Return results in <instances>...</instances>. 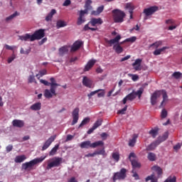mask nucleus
Returning <instances> with one entry per match:
<instances>
[{"label": "nucleus", "mask_w": 182, "mask_h": 182, "mask_svg": "<svg viewBox=\"0 0 182 182\" xmlns=\"http://www.w3.org/2000/svg\"><path fill=\"white\" fill-rule=\"evenodd\" d=\"M93 1L92 0H85V3L84 5V10H80L79 14V17L77 21V25L80 26L82 23H85L86 22V18H85V15H88L89 11H93V6L92 4Z\"/></svg>", "instance_id": "f257e3e1"}, {"label": "nucleus", "mask_w": 182, "mask_h": 182, "mask_svg": "<svg viewBox=\"0 0 182 182\" xmlns=\"http://www.w3.org/2000/svg\"><path fill=\"white\" fill-rule=\"evenodd\" d=\"M163 97V101L161 103V105L159 107H163V105L164 102H167L168 99V96L167 95V92L164 90H156L154 93L151 94V98H150V102L151 106H155V105H157V100L160 96Z\"/></svg>", "instance_id": "f03ea898"}, {"label": "nucleus", "mask_w": 182, "mask_h": 182, "mask_svg": "<svg viewBox=\"0 0 182 182\" xmlns=\"http://www.w3.org/2000/svg\"><path fill=\"white\" fill-rule=\"evenodd\" d=\"M112 14L114 23H122V22H124V18H126V13L124 11L115 9L112 11Z\"/></svg>", "instance_id": "7ed1b4c3"}, {"label": "nucleus", "mask_w": 182, "mask_h": 182, "mask_svg": "<svg viewBox=\"0 0 182 182\" xmlns=\"http://www.w3.org/2000/svg\"><path fill=\"white\" fill-rule=\"evenodd\" d=\"M120 39H122V36L117 35L114 38L107 41V43L109 45V46L114 45L113 49L118 55L123 52V47L120 46V44H119Z\"/></svg>", "instance_id": "20e7f679"}, {"label": "nucleus", "mask_w": 182, "mask_h": 182, "mask_svg": "<svg viewBox=\"0 0 182 182\" xmlns=\"http://www.w3.org/2000/svg\"><path fill=\"white\" fill-rule=\"evenodd\" d=\"M151 170H153L154 171H156L158 176L156 177L154 173H152L151 176H148L145 178V181L147 182L150 181L151 180V182H159V178H160L161 177V174H163V169H161L159 166H152Z\"/></svg>", "instance_id": "39448f33"}, {"label": "nucleus", "mask_w": 182, "mask_h": 182, "mask_svg": "<svg viewBox=\"0 0 182 182\" xmlns=\"http://www.w3.org/2000/svg\"><path fill=\"white\" fill-rule=\"evenodd\" d=\"M46 159V156H41L40 158L34 159L28 162H26L22 164L21 167L23 170H28V168H32L33 166L38 164V163H42L43 160Z\"/></svg>", "instance_id": "423d86ee"}, {"label": "nucleus", "mask_w": 182, "mask_h": 182, "mask_svg": "<svg viewBox=\"0 0 182 182\" xmlns=\"http://www.w3.org/2000/svg\"><path fill=\"white\" fill-rule=\"evenodd\" d=\"M105 143L103 141H97L92 144L90 141H85L81 142L80 144V147L81 149H89L91 147L92 149H96V147L99 146H104Z\"/></svg>", "instance_id": "0eeeda50"}, {"label": "nucleus", "mask_w": 182, "mask_h": 182, "mask_svg": "<svg viewBox=\"0 0 182 182\" xmlns=\"http://www.w3.org/2000/svg\"><path fill=\"white\" fill-rule=\"evenodd\" d=\"M127 177V169L122 168L119 171L114 173L112 181L116 182L117 180H124Z\"/></svg>", "instance_id": "6e6552de"}, {"label": "nucleus", "mask_w": 182, "mask_h": 182, "mask_svg": "<svg viewBox=\"0 0 182 182\" xmlns=\"http://www.w3.org/2000/svg\"><path fill=\"white\" fill-rule=\"evenodd\" d=\"M48 165H47V170H50V168H53V167H59L60 166V164L62 163V159L55 157L52 159L51 160L48 161Z\"/></svg>", "instance_id": "1a4fd4ad"}, {"label": "nucleus", "mask_w": 182, "mask_h": 182, "mask_svg": "<svg viewBox=\"0 0 182 182\" xmlns=\"http://www.w3.org/2000/svg\"><path fill=\"white\" fill-rule=\"evenodd\" d=\"M42 38H45V30L39 29L36 31L33 35H31V41H39L42 39Z\"/></svg>", "instance_id": "9d476101"}, {"label": "nucleus", "mask_w": 182, "mask_h": 182, "mask_svg": "<svg viewBox=\"0 0 182 182\" xmlns=\"http://www.w3.org/2000/svg\"><path fill=\"white\" fill-rule=\"evenodd\" d=\"M83 46V41L78 40L74 42V43L71 46L70 53H73L75 52H77L80 48Z\"/></svg>", "instance_id": "9b49d317"}, {"label": "nucleus", "mask_w": 182, "mask_h": 182, "mask_svg": "<svg viewBox=\"0 0 182 182\" xmlns=\"http://www.w3.org/2000/svg\"><path fill=\"white\" fill-rule=\"evenodd\" d=\"M79 112L80 109L79 108H75L73 112H72V119L73 121L71 122V126H75L76 123L79 121Z\"/></svg>", "instance_id": "f8f14e48"}, {"label": "nucleus", "mask_w": 182, "mask_h": 182, "mask_svg": "<svg viewBox=\"0 0 182 182\" xmlns=\"http://www.w3.org/2000/svg\"><path fill=\"white\" fill-rule=\"evenodd\" d=\"M50 80L51 82H50V92L53 93V96H56V87L60 86V85L56 83V80L53 77H50Z\"/></svg>", "instance_id": "ddd939ff"}, {"label": "nucleus", "mask_w": 182, "mask_h": 182, "mask_svg": "<svg viewBox=\"0 0 182 182\" xmlns=\"http://www.w3.org/2000/svg\"><path fill=\"white\" fill-rule=\"evenodd\" d=\"M157 11H159V7L154 6L147 9H144V14L146 15V16H150L151 15H153L154 12H157Z\"/></svg>", "instance_id": "4468645a"}, {"label": "nucleus", "mask_w": 182, "mask_h": 182, "mask_svg": "<svg viewBox=\"0 0 182 182\" xmlns=\"http://www.w3.org/2000/svg\"><path fill=\"white\" fill-rule=\"evenodd\" d=\"M55 139H56V135L50 136L43 144L42 147V151H45L46 149L49 147L55 141Z\"/></svg>", "instance_id": "2eb2a0df"}, {"label": "nucleus", "mask_w": 182, "mask_h": 182, "mask_svg": "<svg viewBox=\"0 0 182 182\" xmlns=\"http://www.w3.org/2000/svg\"><path fill=\"white\" fill-rule=\"evenodd\" d=\"M136 99V96L134 95V92H132L129 93L128 95H127L122 100L123 105H126L127 103V101L133 102Z\"/></svg>", "instance_id": "dca6fc26"}, {"label": "nucleus", "mask_w": 182, "mask_h": 182, "mask_svg": "<svg viewBox=\"0 0 182 182\" xmlns=\"http://www.w3.org/2000/svg\"><path fill=\"white\" fill-rule=\"evenodd\" d=\"M82 85L83 86H85V87H89L90 89L92 87V85H93V81H92L89 77L85 76L82 79Z\"/></svg>", "instance_id": "f3484780"}, {"label": "nucleus", "mask_w": 182, "mask_h": 182, "mask_svg": "<svg viewBox=\"0 0 182 182\" xmlns=\"http://www.w3.org/2000/svg\"><path fill=\"white\" fill-rule=\"evenodd\" d=\"M95 63H96V60H90L85 66L84 72H89L95 66Z\"/></svg>", "instance_id": "a211bd4d"}, {"label": "nucleus", "mask_w": 182, "mask_h": 182, "mask_svg": "<svg viewBox=\"0 0 182 182\" xmlns=\"http://www.w3.org/2000/svg\"><path fill=\"white\" fill-rule=\"evenodd\" d=\"M89 23L91 24V26H96V25H102V23H103V20H102L101 18H92Z\"/></svg>", "instance_id": "6ab92c4d"}, {"label": "nucleus", "mask_w": 182, "mask_h": 182, "mask_svg": "<svg viewBox=\"0 0 182 182\" xmlns=\"http://www.w3.org/2000/svg\"><path fill=\"white\" fill-rule=\"evenodd\" d=\"M12 125L14 126V127L21 128L25 126V122H23V121L21 119H14L12 121Z\"/></svg>", "instance_id": "aec40b11"}, {"label": "nucleus", "mask_w": 182, "mask_h": 182, "mask_svg": "<svg viewBox=\"0 0 182 182\" xmlns=\"http://www.w3.org/2000/svg\"><path fill=\"white\" fill-rule=\"evenodd\" d=\"M105 10V6H100L97 7V10H93L91 11V15L93 16H99L102 12Z\"/></svg>", "instance_id": "412c9836"}, {"label": "nucleus", "mask_w": 182, "mask_h": 182, "mask_svg": "<svg viewBox=\"0 0 182 182\" xmlns=\"http://www.w3.org/2000/svg\"><path fill=\"white\" fill-rule=\"evenodd\" d=\"M20 41H23L24 42H28V41H30L31 42H33V40H32V35L29 33H26L23 36H19Z\"/></svg>", "instance_id": "4be33fe9"}, {"label": "nucleus", "mask_w": 182, "mask_h": 182, "mask_svg": "<svg viewBox=\"0 0 182 182\" xmlns=\"http://www.w3.org/2000/svg\"><path fill=\"white\" fill-rule=\"evenodd\" d=\"M132 66H134V69L135 70H141V59H136L135 62L132 64Z\"/></svg>", "instance_id": "5701e85b"}, {"label": "nucleus", "mask_w": 182, "mask_h": 182, "mask_svg": "<svg viewBox=\"0 0 182 182\" xmlns=\"http://www.w3.org/2000/svg\"><path fill=\"white\" fill-rule=\"evenodd\" d=\"M69 52V46H64L61 48H59L58 50V53L60 56H63L64 55H66Z\"/></svg>", "instance_id": "b1692460"}, {"label": "nucleus", "mask_w": 182, "mask_h": 182, "mask_svg": "<svg viewBox=\"0 0 182 182\" xmlns=\"http://www.w3.org/2000/svg\"><path fill=\"white\" fill-rule=\"evenodd\" d=\"M169 48L167 47V46H165V47H163L161 48H159V49H156L153 54L155 55V56H159V55H161V53H164V52H166V49H168Z\"/></svg>", "instance_id": "393cba45"}, {"label": "nucleus", "mask_w": 182, "mask_h": 182, "mask_svg": "<svg viewBox=\"0 0 182 182\" xmlns=\"http://www.w3.org/2000/svg\"><path fill=\"white\" fill-rule=\"evenodd\" d=\"M25 160H26V156L20 155V156H16L14 161H15V163H22V162L25 161Z\"/></svg>", "instance_id": "a878e982"}, {"label": "nucleus", "mask_w": 182, "mask_h": 182, "mask_svg": "<svg viewBox=\"0 0 182 182\" xmlns=\"http://www.w3.org/2000/svg\"><path fill=\"white\" fill-rule=\"evenodd\" d=\"M112 158L116 163H119V161L120 160V154L119 151H114L112 154Z\"/></svg>", "instance_id": "bb28decb"}, {"label": "nucleus", "mask_w": 182, "mask_h": 182, "mask_svg": "<svg viewBox=\"0 0 182 182\" xmlns=\"http://www.w3.org/2000/svg\"><path fill=\"white\" fill-rule=\"evenodd\" d=\"M41 108H42V104L41 102H36L33 105H31L30 107L31 110H35V111L41 110Z\"/></svg>", "instance_id": "cd10ccee"}, {"label": "nucleus", "mask_w": 182, "mask_h": 182, "mask_svg": "<svg viewBox=\"0 0 182 182\" xmlns=\"http://www.w3.org/2000/svg\"><path fill=\"white\" fill-rule=\"evenodd\" d=\"M125 9H129V14H133V11H134V5H133V3H127L125 4Z\"/></svg>", "instance_id": "c85d7f7f"}, {"label": "nucleus", "mask_w": 182, "mask_h": 182, "mask_svg": "<svg viewBox=\"0 0 182 182\" xmlns=\"http://www.w3.org/2000/svg\"><path fill=\"white\" fill-rule=\"evenodd\" d=\"M55 14H56V11L55 9H52L51 11L46 17V22L52 21V18H53V15H55Z\"/></svg>", "instance_id": "c756f323"}, {"label": "nucleus", "mask_w": 182, "mask_h": 182, "mask_svg": "<svg viewBox=\"0 0 182 182\" xmlns=\"http://www.w3.org/2000/svg\"><path fill=\"white\" fill-rule=\"evenodd\" d=\"M163 46V41H156L155 43L151 44L149 46V48H153L154 47L155 49H158V48H160V46Z\"/></svg>", "instance_id": "7c9ffc66"}, {"label": "nucleus", "mask_w": 182, "mask_h": 182, "mask_svg": "<svg viewBox=\"0 0 182 182\" xmlns=\"http://www.w3.org/2000/svg\"><path fill=\"white\" fill-rule=\"evenodd\" d=\"M143 92H144V88L141 87L136 92H134V95H135V97L138 96L139 99H140L141 95H143Z\"/></svg>", "instance_id": "2f4dec72"}, {"label": "nucleus", "mask_w": 182, "mask_h": 182, "mask_svg": "<svg viewBox=\"0 0 182 182\" xmlns=\"http://www.w3.org/2000/svg\"><path fill=\"white\" fill-rule=\"evenodd\" d=\"M64 26H66V22L58 20L56 23V28L57 29H60V28H64Z\"/></svg>", "instance_id": "473e14b6"}, {"label": "nucleus", "mask_w": 182, "mask_h": 182, "mask_svg": "<svg viewBox=\"0 0 182 182\" xmlns=\"http://www.w3.org/2000/svg\"><path fill=\"white\" fill-rule=\"evenodd\" d=\"M19 14L18 11H15L13 14L6 18L5 21L6 22H9V21H12L14 18H16V16H18Z\"/></svg>", "instance_id": "72a5a7b5"}, {"label": "nucleus", "mask_w": 182, "mask_h": 182, "mask_svg": "<svg viewBox=\"0 0 182 182\" xmlns=\"http://www.w3.org/2000/svg\"><path fill=\"white\" fill-rule=\"evenodd\" d=\"M159 144H160V142H159V141L153 142L147 147V150H154L156 147L159 146Z\"/></svg>", "instance_id": "f704fd0d"}, {"label": "nucleus", "mask_w": 182, "mask_h": 182, "mask_svg": "<svg viewBox=\"0 0 182 182\" xmlns=\"http://www.w3.org/2000/svg\"><path fill=\"white\" fill-rule=\"evenodd\" d=\"M44 96L46 99H50L53 97V93L50 91V90H45L44 91Z\"/></svg>", "instance_id": "c9c22d12"}, {"label": "nucleus", "mask_w": 182, "mask_h": 182, "mask_svg": "<svg viewBox=\"0 0 182 182\" xmlns=\"http://www.w3.org/2000/svg\"><path fill=\"white\" fill-rule=\"evenodd\" d=\"M136 139H137V135L134 134L133 138L129 140V146L130 147H134V144H136Z\"/></svg>", "instance_id": "e433bc0d"}, {"label": "nucleus", "mask_w": 182, "mask_h": 182, "mask_svg": "<svg viewBox=\"0 0 182 182\" xmlns=\"http://www.w3.org/2000/svg\"><path fill=\"white\" fill-rule=\"evenodd\" d=\"M147 159L149 160V161H156V154L149 152L148 154Z\"/></svg>", "instance_id": "4c0bfd02"}, {"label": "nucleus", "mask_w": 182, "mask_h": 182, "mask_svg": "<svg viewBox=\"0 0 182 182\" xmlns=\"http://www.w3.org/2000/svg\"><path fill=\"white\" fill-rule=\"evenodd\" d=\"M168 139V132H165L162 136L159 137V139L158 140V142L161 143V141H166Z\"/></svg>", "instance_id": "58836bf2"}, {"label": "nucleus", "mask_w": 182, "mask_h": 182, "mask_svg": "<svg viewBox=\"0 0 182 182\" xmlns=\"http://www.w3.org/2000/svg\"><path fill=\"white\" fill-rule=\"evenodd\" d=\"M89 122H90V118L89 117H85L80 124V125L78 126V129H80V127H83V126H85V124H87V123H89Z\"/></svg>", "instance_id": "ea45409f"}, {"label": "nucleus", "mask_w": 182, "mask_h": 182, "mask_svg": "<svg viewBox=\"0 0 182 182\" xmlns=\"http://www.w3.org/2000/svg\"><path fill=\"white\" fill-rule=\"evenodd\" d=\"M58 149H59V144L55 145V146L49 152V155L50 156H55V154H56V151H58Z\"/></svg>", "instance_id": "a19ab883"}, {"label": "nucleus", "mask_w": 182, "mask_h": 182, "mask_svg": "<svg viewBox=\"0 0 182 182\" xmlns=\"http://www.w3.org/2000/svg\"><path fill=\"white\" fill-rule=\"evenodd\" d=\"M131 163L133 168H139V167H141L140 163H139L136 159L131 160Z\"/></svg>", "instance_id": "79ce46f5"}, {"label": "nucleus", "mask_w": 182, "mask_h": 182, "mask_svg": "<svg viewBox=\"0 0 182 182\" xmlns=\"http://www.w3.org/2000/svg\"><path fill=\"white\" fill-rule=\"evenodd\" d=\"M137 41V37L136 36H132L129 38L125 39L122 43H124V42H131L132 43L136 42Z\"/></svg>", "instance_id": "37998d69"}, {"label": "nucleus", "mask_w": 182, "mask_h": 182, "mask_svg": "<svg viewBox=\"0 0 182 182\" xmlns=\"http://www.w3.org/2000/svg\"><path fill=\"white\" fill-rule=\"evenodd\" d=\"M102 123H103V120L102 119H97L95 124H93V127L96 129H97V127H99L100 126H102Z\"/></svg>", "instance_id": "c03bdc74"}, {"label": "nucleus", "mask_w": 182, "mask_h": 182, "mask_svg": "<svg viewBox=\"0 0 182 182\" xmlns=\"http://www.w3.org/2000/svg\"><path fill=\"white\" fill-rule=\"evenodd\" d=\"M182 73L180 72H174L172 74V77H174V79L178 80L180 77H181Z\"/></svg>", "instance_id": "a18cd8bd"}, {"label": "nucleus", "mask_w": 182, "mask_h": 182, "mask_svg": "<svg viewBox=\"0 0 182 182\" xmlns=\"http://www.w3.org/2000/svg\"><path fill=\"white\" fill-rule=\"evenodd\" d=\"M149 134H151L154 139L156 138V136L159 134V129H151L149 131Z\"/></svg>", "instance_id": "49530a36"}, {"label": "nucleus", "mask_w": 182, "mask_h": 182, "mask_svg": "<svg viewBox=\"0 0 182 182\" xmlns=\"http://www.w3.org/2000/svg\"><path fill=\"white\" fill-rule=\"evenodd\" d=\"M102 90H97L95 91L91 92L90 94L87 95L88 99H92V97L95 96L96 93H99Z\"/></svg>", "instance_id": "de8ad7c7"}, {"label": "nucleus", "mask_w": 182, "mask_h": 182, "mask_svg": "<svg viewBox=\"0 0 182 182\" xmlns=\"http://www.w3.org/2000/svg\"><path fill=\"white\" fill-rule=\"evenodd\" d=\"M28 83H37L36 80L35 79V76L33 75H29L28 78Z\"/></svg>", "instance_id": "09e8293b"}, {"label": "nucleus", "mask_w": 182, "mask_h": 182, "mask_svg": "<svg viewBox=\"0 0 182 182\" xmlns=\"http://www.w3.org/2000/svg\"><path fill=\"white\" fill-rule=\"evenodd\" d=\"M106 151H105V149H102L100 151H95V156L97 155H102V156H105Z\"/></svg>", "instance_id": "8fccbe9b"}, {"label": "nucleus", "mask_w": 182, "mask_h": 182, "mask_svg": "<svg viewBox=\"0 0 182 182\" xmlns=\"http://www.w3.org/2000/svg\"><path fill=\"white\" fill-rule=\"evenodd\" d=\"M127 110V105H126L123 109L118 110V114H125Z\"/></svg>", "instance_id": "3c124183"}, {"label": "nucleus", "mask_w": 182, "mask_h": 182, "mask_svg": "<svg viewBox=\"0 0 182 182\" xmlns=\"http://www.w3.org/2000/svg\"><path fill=\"white\" fill-rule=\"evenodd\" d=\"M161 117L162 119H166L167 117V110H166L165 109H162L161 113Z\"/></svg>", "instance_id": "603ef678"}, {"label": "nucleus", "mask_w": 182, "mask_h": 182, "mask_svg": "<svg viewBox=\"0 0 182 182\" xmlns=\"http://www.w3.org/2000/svg\"><path fill=\"white\" fill-rule=\"evenodd\" d=\"M4 48L7 50H14V49H15V46H9V45H7V44H6L5 46H4Z\"/></svg>", "instance_id": "864d4df0"}, {"label": "nucleus", "mask_w": 182, "mask_h": 182, "mask_svg": "<svg viewBox=\"0 0 182 182\" xmlns=\"http://www.w3.org/2000/svg\"><path fill=\"white\" fill-rule=\"evenodd\" d=\"M40 82L43 83L45 86H50V82H48L46 80H40Z\"/></svg>", "instance_id": "5fc2aeb1"}, {"label": "nucleus", "mask_w": 182, "mask_h": 182, "mask_svg": "<svg viewBox=\"0 0 182 182\" xmlns=\"http://www.w3.org/2000/svg\"><path fill=\"white\" fill-rule=\"evenodd\" d=\"M165 23H166V25H174V20L173 19L166 20Z\"/></svg>", "instance_id": "6e6d98bb"}, {"label": "nucleus", "mask_w": 182, "mask_h": 182, "mask_svg": "<svg viewBox=\"0 0 182 182\" xmlns=\"http://www.w3.org/2000/svg\"><path fill=\"white\" fill-rule=\"evenodd\" d=\"M79 58L77 57H72L70 59V63H75L76 62V60H77Z\"/></svg>", "instance_id": "4d7b16f0"}, {"label": "nucleus", "mask_w": 182, "mask_h": 182, "mask_svg": "<svg viewBox=\"0 0 182 182\" xmlns=\"http://www.w3.org/2000/svg\"><path fill=\"white\" fill-rule=\"evenodd\" d=\"M12 149H14V146L12 145H8L6 148V150L7 153H9V151H12Z\"/></svg>", "instance_id": "13d9d810"}, {"label": "nucleus", "mask_w": 182, "mask_h": 182, "mask_svg": "<svg viewBox=\"0 0 182 182\" xmlns=\"http://www.w3.org/2000/svg\"><path fill=\"white\" fill-rule=\"evenodd\" d=\"M15 59V55H12L11 57L9 58L7 60L8 63H11L12 61Z\"/></svg>", "instance_id": "bf43d9fd"}, {"label": "nucleus", "mask_w": 182, "mask_h": 182, "mask_svg": "<svg viewBox=\"0 0 182 182\" xmlns=\"http://www.w3.org/2000/svg\"><path fill=\"white\" fill-rule=\"evenodd\" d=\"M40 73V76L41 77H42V76H45V75H46V70H42L39 71Z\"/></svg>", "instance_id": "052dcab7"}, {"label": "nucleus", "mask_w": 182, "mask_h": 182, "mask_svg": "<svg viewBox=\"0 0 182 182\" xmlns=\"http://www.w3.org/2000/svg\"><path fill=\"white\" fill-rule=\"evenodd\" d=\"M180 149H181V144H177L176 145H175L173 146V149L176 151L180 150Z\"/></svg>", "instance_id": "680f3d73"}, {"label": "nucleus", "mask_w": 182, "mask_h": 182, "mask_svg": "<svg viewBox=\"0 0 182 182\" xmlns=\"http://www.w3.org/2000/svg\"><path fill=\"white\" fill-rule=\"evenodd\" d=\"M100 92H99L97 94V96H98V97H103L105 96V90H101Z\"/></svg>", "instance_id": "e2e57ef3"}, {"label": "nucleus", "mask_w": 182, "mask_h": 182, "mask_svg": "<svg viewBox=\"0 0 182 182\" xmlns=\"http://www.w3.org/2000/svg\"><path fill=\"white\" fill-rule=\"evenodd\" d=\"M132 79L134 82L139 80V75H132Z\"/></svg>", "instance_id": "0e129e2a"}, {"label": "nucleus", "mask_w": 182, "mask_h": 182, "mask_svg": "<svg viewBox=\"0 0 182 182\" xmlns=\"http://www.w3.org/2000/svg\"><path fill=\"white\" fill-rule=\"evenodd\" d=\"M131 56L130 55H127L124 58H122L120 60V62H124V60H128V59H130Z\"/></svg>", "instance_id": "69168bd1"}, {"label": "nucleus", "mask_w": 182, "mask_h": 182, "mask_svg": "<svg viewBox=\"0 0 182 182\" xmlns=\"http://www.w3.org/2000/svg\"><path fill=\"white\" fill-rule=\"evenodd\" d=\"M89 25H90V23H87V24H86L85 26H84V28H83V31H89V30H90V27H89Z\"/></svg>", "instance_id": "338daca9"}, {"label": "nucleus", "mask_w": 182, "mask_h": 182, "mask_svg": "<svg viewBox=\"0 0 182 182\" xmlns=\"http://www.w3.org/2000/svg\"><path fill=\"white\" fill-rule=\"evenodd\" d=\"M69 182H77V180H76V178L72 177L70 180Z\"/></svg>", "instance_id": "774afa93"}]
</instances>
